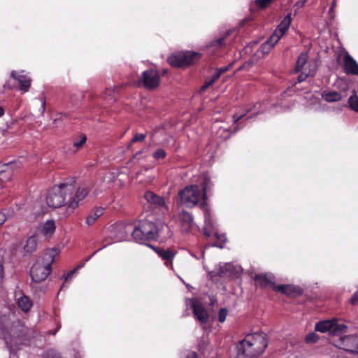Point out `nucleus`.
Wrapping results in <instances>:
<instances>
[{"instance_id": "f257e3e1", "label": "nucleus", "mask_w": 358, "mask_h": 358, "mask_svg": "<svg viewBox=\"0 0 358 358\" xmlns=\"http://www.w3.org/2000/svg\"><path fill=\"white\" fill-rule=\"evenodd\" d=\"M76 182L75 178H71L53 186L47 194V205L52 208L66 206L72 210L76 209L92 188L90 183H83L76 188Z\"/></svg>"}, {"instance_id": "f03ea898", "label": "nucleus", "mask_w": 358, "mask_h": 358, "mask_svg": "<svg viewBox=\"0 0 358 358\" xmlns=\"http://www.w3.org/2000/svg\"><path fill=\"white\" fill-rule=\"evenodd\" d=\"M178 197L181 205L192 208L199 205L203 211L205 225L203 233L206 236H210L213 231V224L209 212L207 201L203 196L198 185H189L178 192Z\"/></svg>"}, {"instance_id": "7ed1b4c3", "label": "nucleus", "mask_w": 358, "mask_h": 358, "mask_svg": "<svg viewBox=\"0 0 358 358\" xmlns=\"http://www.w3.org/2000/svg\"><path fill=\"white\" fill-rule=\"evenodd\" d=\"M268 345L266 335L263 332L248 334L238 345V355L249 358L259 356Z\"/></svg>"}, {"instance_id": "20e7f679", "label": "nucleus", "mask_w": 358, "mask_h": 358, "mask_svg": "<svg viewBox=\"0 0 358 358\" xmlns=\"http://www.w3.org/2000/svg\"><path fill=\"white\" fill-rule=\"evenodd\" d=\"M123 229L124 231L131 233L133 238L138 243L155 240L158 237L157 226L154 222L148 220L141 221L134 229L131 225H127Z\"/></svg>"}, {"instance_id": "39448f33", "label": "nucleus", "mask_w": 358, "mask_h": 358, "mask_svg": "<svg viewBox=\"0 0 358 358\" xmlns=\"http://www.w3.org/2000/svg\"><path fill=\"white\" fill-rule=\"evenodd\" d=\"M52 268L43 262V259H37L32 266L30 275L34 282H39L47 278L51 273Z\"/></svg>"}, {"instance_id": "423d86ee", "label": "nucleus", "mask_w": 358, "mask_h": 358, "mask_svg": "<svg viewBox=\"0 0 358 358\" xmlns=\"http://www.w3.org/2000/svg\"><path fill=\"white\" fill-rule=\"evenodd\" d=\"M334 345L345 351L358 354V336L355 335L345 336L334 341Z\"/></svg>"}, {"instance_id": "0eeeda50", "label": "nucleus", "mask_w": 358, "mask_h": 358, "mask_svg": "<svg viewBox=\"0 0 358 358\" xmlns=\"http://www.w3.org/2000/svg\"><path fill=\"white\" fill-rule=\"evenodd\" d=\"M347 329L344 324L338 323L336 319L329 320H324L317 322L315 324V330L322 333L329 332L331 334H336V332H343Z\"/></svg>"}, {"instance_id": "6e6552de", "label": "nucleus", "mask_w": 358, "mask_h": 358, "mask_svg": "<svg viewBox=\"0 0 358 358\" xmlns=\"http://www.w3.org/2000/svg\"><path fill=\"white\" fill-rule=\"evenodd\" d=\"M160 77L157 71L150 69L145 71L139 80L143 86L149 90L156 88L159 84Z\"/></svg>"}, {"instance_id": "1a4fd4ad", "label": "nucleus", "mask_w": 358, "mask_h": 358, "mask_svg": "<svg viewBox=\"0 0 358 358\" xmlns=\"http://www.w3.org/2000/svg\"><path fill=\"white\" fill-rule=\"evenodd\" d=\"M292 22L290 15H287L278 26L271 36L269 37L271 43H277L279 40L285 34Z\"/></svg>"}, {"instance_id": "9d476101", "label": "nucleus", "mask_w": 358, "mask_h": 358, "mask_svg": "<svg viewBox=\"0 0 358 358\" xmlns=\"http://www.w3.org/2000/svg\"><path fill=\"white\" fill-rule=\"evenodd\" d=\"M10 76L19 83L20 91L22 92H27L29 91L31 83V79L27 74H24L23 71L20 72L13 71L10 73Z\"/></svg>"}, {"instance_id": "9b49d317", "label": "nucleus", "mask_w": 358, "mask_h": 358, "mask_svg": "<svg viewBox=\"0 0 358 358\" xmlns=\"http://www.w3.org/2000/svg\"><path fill=\"white\" fill-rule=\"evenodd\" d=\"M192 308L193 309L194 315L201 323L205 324L208 322V312L203 306L197 299L192 300Z\"/></svg>"}, {"instance_id": "f8f14e48", "label": "nucleus", "mask_w": 358, "mask_h": 358, "mask_svg": "<svg viewBox=\"0 0 358 358\" xmlns=\"http://www.w3.org/2000/svg\"><path fill=\"white\" fill-rule=\"evenodd\" d=\"M178 220L180 224L182 231L184 232L189 231L194 224L192 215L184 210L178 214Z\"/></svg>"}, {"instance_id": "ddd939ff", "label": "nucleus", "mask_w": 358, "mask_h": 358, "mask_svg": "<svg viewBox=\"0 0 358 358\" xmlns=\"http://www.w3.org/2000/svg\"><path fill=\"white\" fill-rule=\"evenodd\" d=\"M234 272V266L230 263L220 264L213 271L210 272L212 276L218 275L221 278L231 276Z\"/></svg>"}, {"instance_id": "4468645a", "label": "nucleus", "mask_w": 358, "mask_h": 358, "mask_svg": "<svg viewBox=\"0 0 358 358\" xmlns=\"http://www.w3.org/2000/svg\"><path fill=\"white\" fill-rule=\"evenodd\" d=\"M343 62L344 70L346 74L358 75V64L348 52L345 53Z\"/></svg>"}, {"instance_id": "2eb2a0df", "label": "nucleus", "mask_w": 358, "mask_h": 358, "mask_svg": "<svg viewBox=\"0 0 358 358\" xmlns=\"http://www.w3.org/2000/svg\"><path fill=\"white\" fill-rule=\"evenodd\" d=\"M145 199L146 201L152 205L154 208H166L165 201L163 197L155 194L151 191H148L145 193Z\"/></svg>"}, {"instance_id": "dca6fc26", "label": "nucleus", "mask_w": 358, "mask_h": 358, "mask_svg": "<svg viewBox=\"0 0 358 358\" xmlns=\"http://www.w3.org/2000/svg\"><path fill=\"white\" fill-rule=\"evenodd\" d=\"M273 290L290 296H294L301 293L300 287L292 285H273Z\"/></svg>"}, {"instance_id": "f3484780", "label": "nucleus", "mask_w": 358, "mask_h": 358, "mask_svg": "<svg viewBox=\"0 0 358 358\" xmlns=\"http://www.w3.org/2000/svg\"><path fill=\"white\" fill-rule=\"evenodd\" d=\"M18 307L24 313L29 311L33 306L31 300L21 292L15 293Z\"/></svg>"}, {"instance_id": "a211bd4d", "label": "nucleus", "mask_w": 358, "mask_h": 358, "mask_svg": "<svg viewBox=\"0 0 358 358\" xmlns=\"http://www.w3.org/2000/svg\"><path fill=\"white\" fill-rule=\"evenodd\" d=\"M56 226L53 220H47L40 225L38 231L45 237H50L55 231Z\"/></svg>"}, {"instance_id": "6ab92c4d", "label": "nucleus", "mask_w": 358, "mask_h": 358, "mask_svg": "<svg viewBox=\"0 0 358 358\" xmlns=\"http://www.w3.org/2000/svg\"><path fill=\"white\" fill-rule=\"evenodd\" d=\"M13 175V165L11 164L0 163V181L2 182L10 180Z\"/></svg>"}, {"instance_id": "aec40b11", "label": "nucleus", "mask_w": 358, "mask_h": 358, "mask_svg": "<svg viewBox=\"0 0 358 358\" xmlns=\"http://www.w3.org/2000/svg\"><path fill=\"white\" fill-rule=\"evenodd\" d=\"M60 254V250L57 248H53L47 250L44 256L38 259H43V262L48 266H51V264L55 261V258L58 257Z\"/></svg>"}, {"instance_id": "412c9836", "label": "nucleus", "mask_w": 358, "mask_h": 358, "mask_svg": "<svg viewBox=\"0 0 358 358\" xmlns=\"http://www.w3.org/2000/svg\"><path fill=\"white\" fill-rule=\"evenodd\" d=\"M274 277L271 274H259L255 276V280L257 281L261 286L266 287L275 285L273 282Z\"/></svg>"}, {"instance_id": "4be33fe9", "label": "nucleus", "mask_w": 358, "mask_h": 358, "mask_svg": "<svg viewBox=\"0 0 358 358\" xmlns=\"http://www.w3.org/2000/svg\"><path fill=\"white\" fill-rule=\"evenodd\" d=\"M182 57L183 58L184 66H188L194 64L198 61L200 58V54L196 52H182Z\"/></svg>"}, {"instance_id": "5701e85b", "label": "nucleus", "mask_w": 358, "mask_h": 358, "mask_svg": "<svg viewBox=\"0 0 358 358\" xmlns=\"http://www.w3.org/2000/svg\"><path fill=\"white\" fill-rule=\"evenodd\" d=\"M37 245V237L36 235H32L27 240L26 244L24 246V251L25 253L31 254L36 250Z\"/></svg>"}, {"instance_id": "b1692460", "label": "nucleus", "mask_w": 358, "mask_h": 358, "mask_svg": "<svg viewBox=\"0 0 358 358\" xmlns=\"http://www.w3.org/2000/svg\"><path fill=\"white\" fill-rule=\"evenodd\" d=\"M104 208L101 207L95 208L86 218L87 225H92L94 222L103 213Z\"/></svg>"}, {"instance_id": "393cba45", "label": "nucleus", "mask_w": 358, "mask_h": 358, "mask_svg": "<svg viewBox=\"0 0 358 358\" xmlns=\"http://www.w3.org/2000/svg\"><path fill=\"white\" fill-rule=\"evenodd\" d=\"M182 56V52H179L176 55H172L168 58V62L173 66H184V62Z\"/></svg>"}, {"instance_id": "a878e982", "label": "nucleus", "mask_w": 358, "mask_h": 358, "mask_svg": "<svg viewBox=\"0 0 358 358\" xmlns=\"http://www.w3.org/2000/svg\"><path fill=\"white\" fill-rule=\"evenodd\" d=\"M154 250L163 259L170 261L171 262L175 256V253L170 250L164 248H154Z\"/></svg>"}, {"instance_id": "bb28decb", "label": "nucleus", "mask_w": 358, "mask_h": 358, "mask_svg": "<svg viewBox=\"0 0 358 358\" xmlns=\"http://www.w3.org/2000/svg\"><path fill=\"white\" fill-rule=\"evenodd\" d=\"M341 94L338 92H329L322 94V98L327 102L338 101L341 99Z\"/></svg>"}, {"instance_id": "cd10ccee", "label": "nucleus", "mask_w": 358, "mask_h": 358, "mask_svg": "<svg viewBox=\"0 0 358 358\" xmlns=\"http://www.w3.org/2000/svg\"><path fill=\"white\" fill-rule=\"evenodd\" d=\"M201 186H202V190H201V192L203 196L207 201V194L210 190V189L213 186V183L210 181L209 178L205 176L201 182Z\"/></svg>"}, {"instance_id": "c85d7f7f", "label": "nucleus", "mask_w": 358, "mask_h": 358, "mask_svg": "<svg viewBox=\"0 0 358 358\" xmlns=\"http://www.w3.org/2000/svg\"><path fill=\"white\" fill-rule=\"evenodd\" d=\"M308 55L306 52H301L296 61V71H301L304 65L307 63Z\"/></svg>"}, {"instance_id": "c756f323", "label": "nucleus", "mask_w": 358, "mask_h": 358, "mask_svg": "<svg viewBox=\"0 0 358 358\" xmlns=\"http://www.w3.org/2000/svg\"><path fill=\"white\" fill-rule=\"evenodd\" d=\"M348 104L352 110L358 112V96L355 92L349 97Z\"/></svg>"}, {"instance_id": "7c9ffc66", "label": "nucleus", "mask_w": 358, "mask_h": 358, "mask_svg": "<svg viewBox=\"0 0 358 358\" xmlns=\"http://www.w3.org/2000/svg\"><path fill=\"white\" fill-rule=\"evenodd\" d=\"M86 141H87L86 135L81 134L73 138V145L77 149H79L80 148L83 146V145L86 143Z\"/></svg>"}, {"instance_id": "2f4dec72", "label": "nucleus", "mask_w": 358, "mask_h": 358, "mask_svg": "<svg viewBox=\"0 0 358 358\" xmlns=\"http://www.w3.org/2000/svg\"><path fill=\"white\" fill-rule=\"evenodd\" d=\"M276 43H273L269 41V38L266 41L265 43H264L259 48V52H261L262 54L268 53L272 48L274 47V45Z\"/></svg>"}, {"instance_id": "473e14b6", "label": "nucleus", "mask_w": 358, "mask_h": 358, "mask_svg": "<svg viewBox=\"0 0 358 358\" xmlns=\"http://www.w3.org/2000/svg\"><path fill=\"white\" fill-rule=\"evenodd\" d=\"M166 156V152L163 148H158L152 153V157L156 160L164 159Z\"/></svg>"}, {"instance_id": "72a5a7b5", "label": "nucleus", "mask_w": 358, "mask_h": 358, "mask_svg": "<svg viewBox=\"0 0 358 358\" xmlns=\"http://www.w3.org/2000/svg\"><path fill=\"white\" fill-rule=\"evenodd\" d=\"M318 340L319 336L315 332L308 334L305 338V341L306 343H315Z\"/></svg>"}, {"instance_id": "f704fd0d", "label": "nucleus", "mask_w": 358, "mask_h": 358, "mask_svg": "<svg viewBox=\"0 0 358 358\" xmlns=\"http://www.w3.org/2000/svg\"><path fill=\"white\" fill-rule=\"evenodd\" d=\"M145 137H146L145 134H135L134 136V138L131 141V142H130V143L129 145V147H130L131 145V144L134 143L143 141L145 139Z\"/></svg>"}, {"instance_id": "c9c22d12", "label": "nucleus", "mask_w": 358, "mask_h": 358, "mask_svg": "<svg viewBox=\"0 0 358 358\" xmlns=\"http://www.w3.org/2000/svg\"><path fill=\"white\" fill-rule=\"evenodd\" d=\"M228 311L226 308H222L219 310L218 313V320L220 322L222 323L226 320V317L227 315Z\"/></svg>"}, {"instance_id": "e433bc0d", "label": "nucleus", "mask_w": 358, "mask_h": 358, "mask_svg": "<svg viewBox=\"0 0 358 358\" xmlns=\"http://www.w3.org/2000/svg\"><path fill=\"white\" fill-rule=\"evenodd\" d=\"M45 358H61L59 353L54 350L47 351Z\"/></svg>"}, {"instance_id": "4c0bfd02", "label": "nucleus", "mask_w": 358, "mask_h": 358, "mask_svg": "<svg viewBox=\"0 0 358 358\" xmlns=\"http://www.w3.org/2000/svg\"><path fill=\"white\" fill-rule=\"evenodd\" d=\"M272 0H255L256 4L261 8H265Z\"/></svg>"}, {"instance_id": "58836bf2", "label": "nucleus", "mask_w": 358, "mask_h": 358, "mask_svg": "<svg viewBox=\"0 0 358 358\" xmlns=\"http://www.w3.org/2000/svg\"><path fill=\"white\" fill-rule=\"evenodd\" d=\"M219 134L220 136L224 139H227L230 137L231 133L227 129L220 128Z\"/></svg>"}, {"instance_id": "ea45409f", "label": "nucleus", "mask_w": 358, "mask_h": 358, "mask_svg": "<svg viewBox=\"0 0 358 358\" xmlns=\"http://www.w3.org/2000/svg\"><path fill=\"white\" fill-rule=\"evenodd\" d=\"M313 75H314L313 73H306L303 72L301 74H300L298 76V79H297L298 82L301 83V82L304 81L307 78V77H308L309 76H313Z\"/></svg>"}, {"instance_id": "a19ab883", "label": "nucleus", "mask_w": 358, "mask_h": 358, "mask_svg": "<svg viewBox=\"0 0 358 358\" xmlns=\"http://www.w3.org/2000/svg\"><path fill=\"white\" fill-rule=\"evenodd\" d=\"M233 66V63H230L227 66H222L221 68L217 69V70L220 71V73L222 74V73H224L229 70Z\"/></svg>"}, {"instance_id": "79ce46f5", "label": "nucleus", "mask_w": 358, "mask_h": 358, "mask_svg": "<svg viewBox=\"0 0 358 358\" xmlns=\"http://www.w3.org/2000/svg\"><path fill=\"white\" fill-rule=\"evenodd\" d=\"M116 89L115 87H110V88H107L106 90V92H105V94L106 96H112L114 94V91Z\"/></svg>"}, {"instance_id": "37998d69", "label": "nucleus", "mask_w": 358, "mask_h": 358, "mask_svg": "<svg viewBox=\"0 0 358 358\" xmlns=\"http://www.w3.org/2000/svg\"><path fill=\"white\" fill-rule=\"evenodd\" d=\"M100 250H101V248H100V249H99L98 250L95 251V252H94V254L92 255V256H93L95 253H96L98 251H99ZM91 257H92V255H91L90 257H87L86 259H85V261H84L81 264L78 265V266H76L75 268H77V271H78V269H80V268H82V267L85 265V264L87 262H88V261L90 260V259Z\"/></svg>"}, {"instance_id": "c03bdc74", "label": "nucleus", "mask_w": 358, "mask_h": 358, "mask_svg": "<svg viewBox=\"0 0 358 358\" xmlns=\"http://www.w3.org/2000/svg\"><path fill=\"white\" fill-rule=\"evenodd\" d=\"M77 273V268H74L72 271H71L65 277V280L67 281L72 278V276L73 274Z\"/></svg>"}, {"instance_id": "a18cd8bd", "label": "nucleus", "mask_w": 358, "mask_h": 358, "mask_svg": "<svg viewBox=\"0 0 358 358\" xmlns=\"http://www.w3.org/2000/svg\"><path fill=\"white\" fill-rule=\"evenodd\" d=\"M214 83L213 80H212L211 78L206 81L205 83V84L201 87V90H205L206 89H207L209 86H210L213 83Z\"/></svg>"}, {"instance_id": "49530a36", "label": "nucleus", "mask_w": 358, "mask_h": 358, "mask_svg": "<svg viewBox=\"0 0 358 358\" xmlns=\"http://www.w3.org/2000/svg\"><path fill=\"white\" fill-rule=\"evenodd\" d=\"M39 101L41 102V109L40 110H41V113H43L45 111V101L43 97L40 98Z\"/></svg>"}, {"instance_id": "de8ad7c7", "label": "nucleus", "mask_w": 358, "mask_h": 358, "mask_svg": "<svg viewBox=\"0 0 358 358\" xmlns=\"http://www.w3.org/2000/svg\"><path fill=\"white\" fill-rule=\"evenodd\" d=\"M358 301V291L356 292L353 296L351 297L350 300V302L352 303V304H354L356 302Z\"/></svg>"}, {"instance_id": "09e8293b", "label": "nucleus", "mask_w": 358, "mask_h": 358, "mask_svg": "<svg viewBox=\"0 0 358 358\" xmlns=\"http://www.w3.org/2000/svg\"><path fill=\"white\" fill-rule=\"evenodd\" d=\"M246 115H247V113H245L244 114H242V115H238L237 114L234 115L233 116L234 122H237L240 119H241L243 117H244Z\"/></svg>"}, {"instance_id": "8fccbe9b", "label": "nucleus", "mask_w": 358, "mask_h": 358, "mask_svg": "<svg viewBox=\"0 0 358 358\" xmlns=\"http://www.w3.org/2000/svg\"><path fill=\"white\" fill-rule=\"evenodd\" d=\"M6 220V217L4 213L0 212V225L3 224Z\"/></svg>"}, {"instance_id": "3c124183", "label": "nucleus", "mask_w": 358, "mask_h": 358, "mask_svg": "<svg viewBox=\"0 0 358 358\" xmlns=\"http://www.w3.org/2000/svg\"><path fill=\"white\" fill-rule=\"evenodd\" d=\"M224 37H222L220 38H219L217 41H216V45L217 47H221L224 45Z\"/></svg>"}, {"instance_id": "603ef678", "label": "nucleus", "mask_w": 358, "mask_h": 358, "mask_svg": "<svg viewBox=\"0 0 358 358\" xmlns=\"http://www.w3.org/2000/svg\"><path fill=\"white\" fill-rule=\"evenodd\" d=\"M220 75H221V73L217 69L215 73L213 75V76L211 78V79L213 80V81L215 82L216 80H217L220 78Z\"/></svg>"}, {"instance_id": "864d4df0", "label": "nucleus", "mask_w": 358, "mask_h": 358, "mask_svg": "<svg viewBox=\"0 0 358 358\" xmlns=\"http://www.w3.org/2000/svg\"><path fill=\"white\" fill-rule=\"evenodd\" d=\"M197 355L195 352H190L185 358H196Z\"/></svg>"}, {"instance_id": "5fc2aeb1", "label": "nucleus", "mask_w": 358, "mask_h": 358, "mask_svg": "<svg viewBox=\"0 0 358 358\" xmlns=\"http://www.w3.org/2000/svg\"><path fill=\"white\" fill-rule=\"evenodd\" d=\"M3 274V269L1 264H0V280L2 279Z\"/></svg>"}, {"instance_id": "6e6d98bb", "label": "nucleus", "mask_w": 358, "mask_h": 358, "mask_svg": "<svg viewBox=\"0 0 358 358\" xmlns=\"http://www.w3.org/2000/svg\"><path fill=\"white\" fill-rule=\"evenodd\" d=\"M336 6V1L334 0L331 3V10H334Z\"/></svg>"}, {"instance_id": "4d7b16f0", "label": "nucleus", "mask_w": 358, "mask_h": 358, "mask_svg": "<svg viewBox=\"0 0 358 358\" xmlns=\"http://www.w3.org/2000/svg\"><path fill=\"white\" fill-rule=\"evenodd\" d=\"M4 114V110L2 107H0V117Z\"/></svg>"}, {"instance_id": "13d9d810", "label": "nucleus", "mask_w": 358, "mask_h": 358, "mask_svg": "<svg viewBox=\"0 0 358 358\" xmlns=\"http://www.w3.org/2000/svg\"><path fill=\"white\" fill-rule=\"evenodd\" d=\"M212 246H213V247H219L218 244L216 243H213ZM220 248H222V246L220 245Z\"/></svg>"}, {"instance_id": "bf43d9fd", "label": "nucleus", "mask_w": 358, "mask_h": 358, "mask_svg": "<svg viewBox=\"0 0 358 358\" xmlns=\"http://www.w3.org/2000/svg\"><path fill=\"white\" fill-rule=\"evenodd\" d=\"M59 328H60V327H59L57 328V330H55V331H52V332L51 334H52V335H55V334L57 333V331H58V329H59Z\"/></svg>"}, {"instance_id": "052dcab7", "label": "nucleus", "mask_w": 358, "mask_h": 358, "mask_svg": "<svg viewBox=\"0 0 358 358\" xmlns=\"http://www.w3.org/2000/svg\"><path fill=\"white\" fill-rule=\"evenodd\" d=\"M125 238H126V236H121V237H120V239H121V240H124Z\"/></svg>"}, {"instance_id": "680f3d73", "label": "nucleus", "mask_w": 358, "mask_h": 358, "mask_svg": "<svg viewBox=\"0 0 358 358\" xmlns=\"http://www.w3.org/2000/svg\"><path fill=\"white\" fill-rule=\"evenodd\" d=\"M333 11H334V10H331V8H330L329 10V13H333Z\"/></svg>"}, {"instance_id": "e2e57ef3", "label": "nucleus", "mask_w": 358, "mask_h": 358, "mask_svg": "<svg viewBox=\"0 0 358 358\" xmlns=\"http://www.w3.org/2000/svg\"><path fill=\"white\" fill-rule=\"evenodd\" d=\"M93 194H94V196H96L98 194L96 193V192H94Z\"/></svg>"}, {"instance_id": "0e129e2a", "label": "nucleus", "mask_w": 358, "mask_h": 358, "mask_svg": "<svg viewBox=\"0 0 358 358\" xmlns=\"http://www.w3.org/2000/svg\"><path fill=\"white\" fill-rule=\"evenodd\" d=\"M202 257H204V251L202 252Z\"/></svg>"}, {"instance_id": "69168bd1", "label": "nucleus", "mask_w": 358, "mask_h": 358, "mask_svg": "<svg viewBox=\"0 0 358 358\" xmlns=\"http://www.w3.org/2000/svg\"><path fill=\"white\" fill-rule=\"evenodd\" d=\"M192 256H193L194 258L198 259V258L196 257V256H195V255H192Z\"/></svg>"}, {"instance_id": "338daca9", "label": "nucleus", "mask_w": 358, "mask_h": 358, "mask_svg": "<svg viewBox=\"0 0 358 358\" xmlns=\"http://www.w3.org/2000/svg\"><path fill=\"white\" fill-rule=\"evenodd\" d=\"M307 1V0H303V3H305Z\"/></svg>"}]
</instances>
